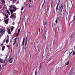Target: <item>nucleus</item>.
Here are the masks:
<instances>
[{
  "instance_id": "obj_2",
  "label": "nucleus",
  "mask_w": 75,
  "mask_h": 75,
  "mask_svg": "<svg viewBox=\"0 0 75 75\" xmlns=\"http://www.w3.org/2000/svg\"><path fill=\"white\" fill-rule=\"evenodd\" d=\"M63 9V5L62 4L59 9V12L61 14L62 13V9Z\"/></svg>"
},
{
  "instance_id": "obj_56",
  "label": "nucleus",
  "mask_w": 75,
  "mask_h": 75,
  "mask_svg": "<svg viewBox=\"0 0 75 75\" xmlns=\"http://www.w3.org/2000/svg\"><path fill=\"white\" fill-rule=\"evenodd\" d=\"M24 4H25V3H24Z\"/></svg>"
},
{
  "instance_id": "obj_10",
  "label": "nucleus",
  "mask_w": 75,
  "mask_h": 75,
  "mask_svg": "<svg viewBox=\"0 0 75 75\" xmlns=\"http://www.w3.org/2000/svg\"><path fill=\"white\" fill-rule=\"evenodd\" d=\"M4 16L6 17V18H8V16L6 14H4Z\"/></svg>"
},
{
  "instance_id": "obj_42",
  "label": "nucleus",
  "mask_w": 75,
  "mask_h": 75,
  "mask_svg": "<svg viewBox=\"0 0 75 75\" xmlns=\"http://www.w3.org/2000/svg\"><path fill=\"white\" fill-rule=\"evenodd\" d=\"M73 55H75V51H74L73 52Z\"/></svg>"
},
{
  "instance_id": "obj_28",
  "label": "nucleus",
  "mask_w": 75,
  "mask_h": 75,
  "mask_svg": "<svg viewBox=\"0 0 75 75\" xmlns=\"http://www.w3.org/2000/svg\"><path fill=\"white\" fill-rule=\"evenodd\" d=\"M18 44L17 43H16V46L17 47H18Z\"/></svg>"
},
{
  "instance_id": "obj_53",
  "label": "nucleus",
  "mask_w": 75,
  "mask_h": 75,
  "mask_svg": "<svg viewBox=\"0 0 75 75\" xmlns=\"http://www.w3.org/2000/svg\"><path fill=\"white\" fill-rule=\"evenodd\" d=\"M74 50H75V46H74Z\"/></svg>"
},
{
  "instance_id": "obj_51",
  "label": "nucleus",
  "mask_w": 75,
  "mask_h": 75,
  "mask_svg": "<svg viewBox=\"0 0 75 75\" xmlns=\"http://www.w3.org/2000/svg\"><path fill=\"white\" fill-rule=\"evenodd\" d=\"M69 75H71V73H69Z\"/></svg>"
},
{
  "instance_id": "obj_44",
  "label": "nucleus",
  "mask_w": 75,
  "mask_h": 75,
  "mask_svg": "<svg viewBox=\"0 0 75 75\" xmlns=\"http://www.w3.org/2000/svg\"><path fill=\"white\" fill-rule=\"evenodd\" d=\"M44 2L43 3L42 5V7H43L44 6Z\"/></svg>"
},
{
  "instance_id": "obj_9",
  "label": "nucleus",
  "mask_w": 75,
  "mask_h": 75,
  "mask_svg": "<svg viewBox=\"0 0 75 75\" xmlns=\"http://www.w3.org/2000/svg\"><path fill=\"white\" fill-rule=\"evenodd\" d=\"M72 49H70L69 50V55H71L72 54Z\"/></svg>"
},
{
  "instance_id": "obj_37",
  "label": "nucleus",
  "mask_w": 75,
  "mask_h": 75,
  "mask_svg": "<svg viewBox=\"0 0 75 75\" xmlns=\"http://www.w3.org/2000/svg\"><path fill=\"white\" fill-rule=\"evenodd\" d=\"M26 46H27V45H25V50H26Z\"/></svg>"
},
{
  "instance_id": "obj_48",
  "label": "nucleus",
  "mask_w": 75,
  "mask_h": 75,
  "mask_svg": "<svg viewBox=\"0 0 75 75\" xmlns=\"http://www.w3.org/2000/svg\"><path fill=\"white\" fill-rule=\"evenodd\" d=\"M1 68V65L0 64V69Z\"/></svg>"
},
{
  "instance_id": "obj_35",
  "label": "nucleus",
  "mask_w": 75,
  "mask_h": 75,
  "mask_svg": "<svg viewBox=\"0 0 75 75\" xmlns=\"http://www.w3.org/2000/svg\"><path fill=\"white\" fill-rule=\"evenodd\" d=\"M20 30H21L20 29H19L18 30V32H19V33H20Z\"/></svg>"
},
{
  "instance_id": "obj_6",
  "label": "nucleus",
  "mask_w": 75,
  "mask_h": 75,
  "mask_svg": "<svg viewBox=\"0 0 75 75\" xmlns=\"http://www.w3.org/2000/svg\"><path fill=\"white\" fill-rule=\"evenodd\" d=\"M17 10V8H16V7H13V11H16Z\"/></svg>"
},
{
  "instance_id": "obj_54",
  "label": "nucleus",
  "mask_w": 75,
  "mask_h": 75,
  "mask_svg": "<svg viewBox=\"0 0 75 75\" xmlns=\"http://www.w3.org/2000/svg\"><path fill=\"white\" fill-rule=\"evenodd\" d=\"M54 25H55V24H54Z\"/></svg>"
},
{
  "instance_id": "obj_12",
  "label": "nucleus",
  "mask_w": 75,
  "mask_h": 75,
  "mask_svg": "<svg viewBox=\"0 0 75 75\" xmlns=\"http://www.w3.org/2000/svg\"><path fill=\"white\" fill-rule=\"evenodd\" d=\"M57 19H56L55 21L56 24H57V23H58V20H59V18H57Z\"/></svg>"
},
{
  "instance_id": "obj_41",
  "label": "nucleus",
  "mask_w": 75,
  "mask_h": 75,
  "mask_svg": "<svg viewBox=\"0 0 75 75\" xmlns=\"http://www.w3.org/2000/svg\"><path fill=\"white\" fill-rule=\"evenodd\" d=\"M52 3H53V1H52V4H51V6H52Z\"/></svg>"
},
{
  "instance_id": "obj_18",
  "label": "nucleus",
  "mask_w": 75,
  "mask_h": 75,
  "mask_svg": "<svg viewBox=\"0 0 75 75\" xmlns=\"http://www.w3.org/2000/svg\"><path fill=\"white\" fill-rule=\"evenodd\" d=\"M4 48H5V46H4L2 48V51H4Z\"/></svg>"
},
{
  "instance_id": "obj_17",
  "label": "nucleus",
  "mask_w": 75,
  "mask_h": 75,
  "mask_svg": "<svg viewBox=\"0 0 75 75\" xmlns=\"http://www.w3.org/2000/svg\"><path fill=\"white\" fill-rule=\"evenodd\" d=\"M11 34V32H10V29H8V34Z\"/></svg>"
},
{
  "instance_id": "obj_25",
  "label": "nucleus",
  "mask_w": 75,
  "mask_h": 75,
  "mask_svg": "<svg viewBox=\"0 0 75 75\" xmlns=\"http://www.w3.org/2000/svg\"><path fill=\"white\" fill-rule=\"evenodd\" d=\"M16 41H15L13 43V45H15V44H16Z\"/></svg>"
},
{
  "instance_id": "obj_50",
  "label": "nucleus",
  "mask_w": 75,
  "mask_h": 75,
  "mask_svg": "<svg viewBox=\"0 0 75 75\" xmlns=\"http://www.w3.org/2000/svg\"><path fill=\"white\" fill-rule=\"evenodd\" d=\"M1 34H0V39L1 38Z\"/></svg>"
},
{
  "instance_id": "obj_5",
  "label": "nucleus",
  "mask_w": 75,
  "mask_h": 75,
  "mask_svg": "<svg viewBox=\"0 0 75 75\" xmlns=\"http://www.w3.org/2000/svg\"><path fill=\"white\" fill-rule=\"evenodd\" d=\"M66 65H68V64H69V59H66Z\"/></svg>"
},
{
  "instance_id": "obj_34",
  "label": "nucleus",
  "mask_w": 75,
  "mask_h": 75,
  "mask_svg": "<svg viewBox=\"0 0 75 75\" xmlns=\"http://www.w3.org/2000/svg\"><path fill=\"white\" fill-rule=\"evenodd\" d=\"M46 24H47V21H45L44 23V25H46Z\"/></svg>"
},
{
  "instance_id": "obj_21",
  "label": "nucleus",
  "mask_w": 75,
  "mask_h": 75,
  "mask_svg": "<svg viewBox=\"0 0 75 75\" xmlns=\"http://www.w3.org/2000/svg\"><path fill=\"white\" fill-rule=\"evenodd\" d=\"M31 4H28V6L29 7V8H30V7H31Z\"/></svg>"
},
{
  "instance_id": "obj_38",
  "label": "nucleus",
  "mask_w": 75,
  "mask_h": 75,
  "mask_svg": "<svg viewBox=\"0 0 75 75\" xmlns=\"http://www.w3.org/2000/svg\"><path fill=\"white\" fill-rule=\"evenodd\" d=\"M58 9V6H57V7H56V10H57Z\"/></svg>"
},
{
  "instance_id": "obj_32",
  "label": "nucleus",
  "mask_w": 75,
  "mask_h": 75,
  "mask_svg": "<svg viewBox=\"0 0 75 75\" xmlns=\"http://www.w3.org/2000/svg\"><path fill=\"white\" fill-rule=\"evenodd\" d=\"M19 34H20V32H18V33H17V35H18L17 36H18Z\"/></svg>"
},
{
  "instance_id": "obj_36",
  "label": "nucleus",
  "mask_w": 75,
  "mask_h": 75,
  "mask_svg": "<svg viewBox=\"0 0 75 75\" xmlns=\"http://www.w3.org/2000/svg\"><path fill=\"white\" fill-rule=\"evenodd\" d=\"M37 71H35V75H37Z\"/></svg>"
},
{
  "instance_id": "obj_3",
  "label": "nucleus",
  "mask_w": 75,
  "mask_h": 75,
  "mask_svg": "<svg viewBox=\"0 0 75 75\" xmlns=\"http://www.w3.org/2000/svg\"><path fill=\"white\" fill-rule=\"evenodd\" d=\"M5 33V30H3V29L0 28V33L2 35L4 34Z\"/></svg>"
},
{
  "instance_id": "obj_27",
  "label": "nucleus",
  "mask_w": 75,
  "mask_h": 75,
  "mask_svg": "<svg viewBox=\"0 0 75 75\" xmlns=\"http://www.w3.org/2000/svg\"><path fill=\"white\" fill-rule=\"evenodd\" d=\"M28 41V40H26V41L25 42V45H27V43Z\"/></svg>"
},
{
  "instance_id": "obj_49",
  "label": "nucleus",
  "mask_w": 75,
  "mask_h": 75,
  "mask_svg": "<svg viewBox=\"0 0 75 75\" xmlns=\"http://www.w3.org/2000/svg\"><path fill=\"white\" fill-rule=\"evenodd\" d=\"M26 24H27V23H25V25H26Z\"/></svg>"
},
{
  "instance_id": "obj_11",
  "label": "nucleus",
  "mask_w": 75,
  "mask_h": 75,
  "mask_svg": "<svg viewBox=\"0 0 75 75\" xmlns=\"http://www.w3.org/2000/svg\"><path fill=\"white\" fill-rule=\"evenodd\" d=\"M0 61L1 62V63H3L4 62V60L3 59H0Z\"/></svg>"
},
{
  "instance_id": "obj_57",
  "label": "nucleus",
  "mask_w": 75,
  "mask_h": 75,
  "mask_svg": "<svg viewBox=\"0 0 75 75\" xmlns=\"http://www.w3.org/2000/svg\"><path fill=\"white\" fill-rule=\"evenodd\" d=\"M39 70H40V69H39Z\"/></svg>"
},
{
  "instance_id": "obj_16",
  "label": "nucleus",
  "mask_w": 75,
  "mask_h": 75,
  "mask_svg": "<svg viewBox=\"0 0 75 75\" xmlns=\"http://www.w3.org/2000/svg\"><path fill=\"white\" fill-rule=\"evenodd\" d=\"M7 47L8 49H10V47H11V46H10V45H7Z\"/></svg>"
},
{
  "instance_id": "obj_22",
  "label": "nucleus",
  "mask_w": 75,
  "mask_h": 75,
  "mask_svg": "<svg viewBox=\"0 0 75 75\" xmlns=\"http://www.w3.org/2000/svg\"><path fill=\"white\" fill-rule=\"evenodd\" d=\"M13 61H12H12H11V60H9L10 63L11 64V63H12V62H13Z\"/></svg>"
},
{
  "instance_id": "obj_29",
  "label": "nucleus",
  "mask_w": 75,
  "mask_h": 75,
  "mask_svg": "<svg viewBox=\"0 0 75 75\" xmlns=\"http://www.w3.org/2000/svg\"><path fill=\"white\" fill-rule=\"evenodd\" d=\"M59 2L57 3V6H59Z\"/></svg>"
},
{
  "instance_id": "obj_4",
  "label": "nucleus",
  "mask_w": 75,
  "mask_h": 75,
  "mask_svg": "<svg viewBox=\"0 0 75 75\" xmlns=\"http://www.w3.org/2000/svg\"><path fill=\"white\" fill-rule=\"evenodd\" d=\"M75 33H73L71 35V37L70 38V40H72L74 37H75Z\"/></svg>"
},
{
  "instance_id": "obj_1",
  "label": "nucleus",
  "mask_w": 75,
  "mask_h": 75,
  "mask_svg": "<svg viewBox=\"0 0 75 75\" xmlns=\"http://www.w3.org/2000/svg\"><path fill=\"white\" fill-rule=\"evenodd\" d=\"M10 12L11 13V16H10V18H11L12 19H14V18H15L16 16L14 14H13V10L12 9L10 10Z\"/></svg>"
},
{
  "instance_id": "obj_8",
  "label": "nucleus",
  "mask_w": 75,
  "mask_h": 75,
  "mask_svg": "<svg viewBox=\"0 0 75 75\" xmlns=\"http://www.w3.org/2000/svg\"><path fill=\"white\" fill-rule=\"evenodd\" d=\"M8 19H7L5 20V23L6 24H8Z\"/></svg>"
},
{
  "instance_id": "obj_26",
  "label": "nucleus",
  "mask_w": 75,
  "mask_h": 75,
  "mask_svg": "<svg viewBox=\"0 0 75 75\" xmlns=\"http://www.w3.org/2000/svg\"><path fill=\"white\" fill-rule=\"evenodd\" d=\"M19 3V1H17V2H16V4H18Z\"/></svg>"
},
{
  "instance_id": "obj_23",
  "label": "nucleus",
  "mask_w": 75,
  "mask_h": 75,
  "mask_svg": "<svg viewBox=\"0 0 75 75\" xmlns=\"http://www.w3.org/2000/svg\"><path fill=\"white\" fill-rule=\"evenodd\" d=\"M13 30H14V28L13 27L11 29V31H12Z\"/></svg>"
},
{
  "instance_id": "obj_33",
  "label": "nucleus",
  "mask_w": 75,
  "mask_h": 75,
  "mask_svg": "<svg viewBox=\"0 0 75 75\" xmlns=\"http://www.w3.org/2000/svg\"><path fill=\"white\" fill-rule=\"evenodd\" d=\"M74 19H75V13H74Z\"/></svg>"
},
{
  "instance_id": "obj_52",
  "label": "nucleus",
  "mask_w": 75,
  "mask_h": 75,
  "mask_svg": "<svg viewBox=\"0 0 75 75\" xmlns=\"http://www.w3.org/2000/svg\"><path fill=\"white\" fill-rule=\"evenodd\" d=\"M38 48H40V47L39 46H38Z\"/></svg>"
},
{
  "instance_id": "obj_58",
  "label": "nucleus",
  "mask_w": 75,
  "mask_h": 75,
  "mask_svg": "<svg viewBox=\"0 0 75 75\" xmlns=\"http://www.w3.org/2000/svg\"><path fill=\"white\" fill-rule=\"evenodd\" d=\"M40 45L39 44V45Z\"/></svg>"
},
{
  "instance_id": "obj_43",
  "label": "nucleus",
  "mask_w": 75,
  "mask_h": 75,
  "mask_svg": "<svg viewBox=\"0 0 75 75\" xmlns=\"http://www.w3.org/2000/svg\"><path fill=\"white\" fill-rule=\"evenodd\" d=\"M39 32H40V31H41V29H40V28H39Z\"/></svg>"
},
{
  "instance_id": "obj_39",
  "label": "nucleus",
  "mask_w": 75,
  "mask_h": 75,
  "mask_svg": "<svg viewBox=\"0 0 75 75\" xmlns=\"http://www.w3.org/2000/svg\"><path fill=\"white\" fill-rule=\"evenodd\" d=\"M23 9H24V7H22L21 9V10L22 11Z\"/></svg>"
},
{
  "instance_id": "obj_14",
  "label": "nucleus",
  "mask_w": 75,
  "mask_h": 75,
  "mask_svg": "<svg viewBox=\"0 0 75 75\" xmlns=\"http://www.w3.org/2000/svg\"><path fill=\"white\" fill-rule=\"evenodd\" d=\"M6 12H7V13H8V14L9 15H10V12L9 11L7 10L6 11Z\"/></svg>"
},
{
  "instance_id": "obj_46",
  "label": "nucleus",
  "mask_w": 75,
  "mask_h": 75,
  "mask_svg": "<svg viewBox=\"0 0 75 75\" xmlns=\"http://www.w3.org/2000/svg\"><path fill=\"white\" fill-rule=\"evenodd\" d=\"M26 40H28V38H27V37L26 38Z\"/></svg>"
},
{
  "instance_id": "obj_19",
  "label": "nucleus",
  "mask_w": 75,
  "mask_h": 75,
  "mask_svg": "<svg viewBox=\"0 0 75 75\" xmlns=\"http://www.w3.org/2000/svg\"><path fill=\"white\" fill-rule=\"evenodd\" d=\"M29 4H31V0H29Z\"/></svg>"
},
{
  "instance_id": "obj_15",
  "label": "nucleus",
  "mask_w": 75,
  "mask_h": 75,
  "mask_svg": "<svg viewBox=\"0 0 75 75\" xmlns=\"http://www.w3.org/2000/svg\"><path fill=\"white\" fill-rule=\"evenodd\" d=\"M13 72L14 73H17V71L16 70H14L13 71Z\"/></svg>"
},
{
  "instance_id": "obj_13",
  "label": "nucleus",
  "mask_w": 75,
  "mask_h": 75,
  "mask_svg": "<svg viewBox=\"0 0 75 75\" xmlns=\"http://www.w3.org/2000/svg\"><path fill=\"white\" fill-rule=\"evenodd\" d=\"M1 2L4 4H5L6 3V2H5V1L4 0H2Z\"/></svg>"
},
{
  "instance_id": "obj_24",
  "label": "nucleus",
  "mask_w": 75,
  "mask_h": 75,
  "mask_svg": "<svg viewBox=\"0 0 75 75\" xmlns=\"http://www.w3.org/2000/svg\"><path fill=\"white\" fill-rule=\"evenodd\" d=\"M6 43H8V39H7L6 40Z\"/></svg>"
},
{
  "instance_id": "obj_47",
  "label": "nucleus",
  "mask_w": 75,
  "mask_h": 75,
  "mask_svg": "<svg viewBox=\"0 0 75 75\" xmlns=\"http://www.w3.org/2000/svg\"><path fill=\"white\" fill-rule=\"evenodd\" d=\"M4 44H3V43H2L1 44V45H4Z\"/></svg>"
},
{
  "instance_id": "obj_30",
  "label": "nucleus",
  "mask_w": 75,
  "mask_h": 75,
  "mask_svg": "<svg viewBox=\"0 0 75 75\" xmlns=\"http://www.w3.org/2000/svg\"><path fill=\"white\" fill-rule=\"evenodd\" d=\"M40 68H42V65H41V63H40Z\"/></svg>"
},
{
  "instance_id": "obj_55",
  "label": "nucleus",
  "mask_w": 75,
  "mask_h": 75,
  "mask_svg": "<svg viewBox=\"0 0 75 75\" xmlns=\"http://www.w3.org/2000/svg\"><path fill=\"white\" fill-rule=\"evenodd\" d=\"M0 1H1V0H0Z\"/></svg>"
},
{
  "instance_id": "obj_31",
  "label": "nucleus",
  "mask_w": 75,
  "mask_h": 75,
  "mask_svg": "<svg viewBox=\"0 0 75 75\" xmlns=\"http://www.w3.org/2000/svg\"><path fill=\"white\" fill-rule=\"evenodd\" d=\"M10 60H11V61H13V58H11L10 59Z\"/></svg>"
},
{
  "instance_id": "obj_20",
  "label": "nucleus",
  "mask_w": 75,
  "mask_h": 75,
  "mask_svg": "<svg viewBox=\"0 0 75 75\" xmlns=\"http://www.w3.org/2000/svg\"><path fill=\"white\" fill-rule=\"evenodd\" d=\"M17 0H12V1L13 3H14Z\"/></svg>"
},
{
  "instance_id": "obj_40",
  "label": "nucleus",
  "mask_w": 75,
  "mask_h": 75,
  "mask_svg": "<svg viewBox=\"0 0 75 75\" xmlns=\"http://www.w3.org/2000/svg\"><path fill=\"white\" fill-rule=\"evenodd\" d=\"M6 42V40L4 39L3 41V42Z\"/></svg>"
},
{
  "instance_id": "obj_45",
  "label": "nucleus",
  "mask_w": 75,
  "mask_h": 75,
  "mask_svg": "<svg viewBox=\"0 0 75 75\" xmlns=\"http://www.w3.org/2000/svg\"><path fill=\"white\" fill-rule=\"evenodd\" d=\"M16 40H17V38H16L14 39V41H16Z\"/></svg>"
},
{
  "instance_id": "obj_7",
  "label": "nucleus",
  "mask_w": 75,
  "mask_h": 75,
  "mask_svg": "<svg viewBox=\"0 0 75 75\" xmlns=\"http://www.w3.org/2000/svg\"><path fill=\"white\" fill-rule=\"evenodd\" d=\"M25 41V38H24L23 39V41L22 44V45H24V41Z\"/></svg>"
}]
</instances>
